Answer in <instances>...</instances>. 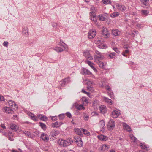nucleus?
Masks as SVG:
<instances>
[{
    "label": "nucleus",
    "mask_w": 152,
    "mask_h": 152,
    "mask_svg": "<svg viewBox=\"0 0 152 152\" xmlns=\"http://www.w3.org/2000/svg\"><path fill=\"white\" fill-rule=\"evenodd\" d=\"M28 115L31 119L35 121H38V118L43 121H45L47 119V118L43 115L39 114L37 117L30 112L28 113Z\"/></svg>",
    "instance_id": "obj_1"
},
{
    "label": "nucleus",
    "mask_w": 152,
    "mask_h": 152,
    "mask_svg": "<svg viewBox=\"0 0 152 152\" xmlns=\"http://www.w3.org/2000/svg\"><path fill=\"white\" fill-rule=\"evenodd\" d=\"M73 142L72 139L71 138H68L66 140L62 139L59 140L58 144L61 146L65 147L72 144Z\"/></svg>",
    "instance_id": "obj_2"
},
{
    "label": "nucleus",
    "mask_w": 152,
    "mask_h": 152,
    "mask_svg": "<svg viewBox=\"0 0 152 152\" xmlns=\"http://www.w3.org/2000/svg\"><path fill=\"white\" fill-rule=\"evenodd\" d=\"M95 53L96 55L94 57V62L97 63L98 61L104 59V57L100 52L97 50H96Z\"/></svg>",
    "instance_id": "obj_3"
},
{
    "label": "nucleus",
    "mask_w": 152,
    "mask_h": 152,
    "mask_svg": "<svg viewBox=\"0 0 152 152\" xmlns=\"http://www.w3.org/2000/svg\"><path fill=\"white\" fill-rule=\"evenodd\" d=\"M90 16L91 20L94 22L96 25H98V23L97 22L96 14L93 11H91L90 13Z\"/></svg>",
    "instance_id": "obj_4"
},
{
    "label": "nucleus",
    "mask_w": 152,
    "mask_h": 152,
    "mask_svg": "<svg viewBox=\"0 0 152 152\" xmlns=\"http://www.w3.org/2000/svg\"><path fill=\"white\" fill-rule=\"evenodd\" d=\"M96 35V31L94 29H92L89 30L88 35V38L90 39H92L94 38Z\"/></svg>",
    "instance_id": "obj_5"
},
{
    "label": "nucleus",
    "mask_w": 152,
    "mask_h": 152,
    "mask_svg": "<svg viewBox=\"0 0 152 152\" xmlns=\"http://www.w3.org/2000/svg\"><path fill=\"white\" fill-rule=\"evenodd\" d=\"M115 125V122L113 120H110L107 125V128L108 130H112L114 128Z\"/></svg>",
    "instance_id": "obj_6"
},
{
    "label": "nucleus",
    "mask_w": 152,
    "mask_h": 152,
    "mask_svg": "<svg viewBox=\"0 0 152 152\" xmlns=\"http://www.w3.org/2000/svg\"><path fill=\"white\" fill-rule=\"evenodd\" d=\"M121 111L116 109L113 110L112 112V116L113 118H116L121 114Z\"/></svg>",
    "instance_id": "obj_7"
},
{
    "label": "nucleus",
    "mask_w": 152,
    "mask_h": 152,
    "mask_svg": "<svg viewBox=\"0 0 152 152\" xmlns=\"http://www.w3.org/2000/svg\"><path fill=\"white\" fill-rule=\"evenodd\" d=\"M8 104L11 107H13V109L14 110H17L18 107L15 102L12 100H9L8 102Z\"/></svg>",
    "instance_id": "obj_8"
},
{
    "label": "nucleus",
    "mask_w": 152,
    "mask_h": 152,
    "mask_svg": "<svg viewBox=\"0 0 152 152\" xmlns=\"http://www.w3.org/2000/svg\"><path fill=\"white\" fill-rule=\"evenodd\" d=\"M83 56L88 60L93 59V57L90 54L89 51H87L83 53Z\"/></svg>",
    "instance_id": "obj_9"
},
{
    "label": "nucleus",
    "mask_w": 152,
    "mask_h": 152,
    "mask_svg": "<svg viewBox=\"0 0 152 152\" xmlns=\"http://www.w3.org/2000/svg\"><path fill=\"white\" fill-rule=\"evenodd\" d=\"M99 125L101 129L100 130L102 132H104V126L105 125L104 121L103 120L100 121L99 122Z\"/></svg>",
    "instance_id": "obj_10"
},
{
    "label": "nucleus",
    "mask_w": 152,
    "mask_h": 152,
    "mask_svg": "<svg viewBox=\"0 0 152 152\" xmlns=\"http://www.w3.org/2000/svg\"><path fill=\"white\" fill-rule=\"evenodd\" d=\"M41 138L45 142H48L49 139L48 136L45 133H42L41 135Z\"/></svg>",
    "instance_id": "obj_11"
},
{
    "label": "nucleus",
    "mask_w": 152,
    "mask_h": 152,
    "mask_svg": "<svg viewBox=\"0 0 152 152\" xmlns=\"http://www.w3.org/2000/svg\"><path fill=\"white\" fill-rule=\"evenodd\" d=\"M10 126L11 129L15 131H16L18 130L19 128V125L14 124H11Z\"/></svg>",
    "instance_id": "obj_12"
},
{
    "label": "nucleus",
    "mask_w": 152,
    "mask_h": 152,
    "mask_svg": "<svg viewBox=\"0 0 152 152\" xmlns=\"http://www.w3.org/2000/svg\"><path fill=\"white\" fill-rule=\"evenodd\" d=\"M102 34L105 37L107 38L109 35V33L106 28H104L102 31Z\"/></svg>",
    "instance_id": "obj_13"
},
{
    "label": "nucleus",
    "mask_w": 152,
    "mask_h": 152,
    "mask_svg": "<svg viewBox=\"0 0 152 152\" xmlns=\"http://www.w3.org/2000/svg\"><path fill=\"white\" fill-rule=\"evenodd\" d=\"M116 7L119 9L120 11L122 12L124 11L126 9V8L124 5L121 4H116Z\"/></svg>",
    "instance_id": "obj_14"
},
{
    "label": "nucleus",
    "mask_w": 152,
    "mask_h": 152,
    "mask_svg": "<svg viewBox=\"0 0 152 152\" xmlns=\"http://www.w3.org/2000/svg\"><path fill=\"white\" fill-rule=\"evenodd\" d=\"M83 71L84 74L90 75L93 77H94V76L92 75V73L88 70L83 68Z\"/></svg>",
    "instance_id": "obj_15"
},
{
    "label": "nucleus",
    "mask_w": 152,
    "mask_h": 152,
    "mask_svg": "<svg viewBox=\"0 0 152 152\" xmlns=\"http://www.w3.org/2000/svg\"><path fill=\"white\" fill-rule=\"evenodd\" d=\"M97 137L99 140L103 141H106L108 140V137L106 136L102 135H100L97 136Z\"/></svg>",
    "instance_id": "obj_16"
},
{
    "label": "nucleus",
    "mask_w": 152,
    "mask_h": 152,
    "mask_svg": "<svg viewBox=\"0 0 152 152\" xmlns=\"http://www.w3.org/2000/svg\"><path fill=\"white\" fill-rule=\"evenodd\" d=\"M112 32V34L115 36H119L121 34L120 31L118 29H113Z\"/></svg>",
    "instance_id": "obj_17"
},
{
    "label": "nucleus",
    "mask_w": 152,
    "mask_h": 152,
    "mask_svg": "<svg viewBox=\"0 0 152 152\" xmlns=\"http://www.w3.org/2000/svg\"><path fill=\"white\" fill-rule=\"evenodd\" d=\"M21 132L22 133L25 134V136H28L29 138H32L33 137V136L31 134V133L28 131H21Z\"/></svg>",
    "instance_id": "obj_18"
},
{
    "label": "nucleus",
    "mask_w": 152,
    "mask_h": 152,
    "mask_svg": "<svg viewBox=\"0 0 152 152\" xmlns=\"http://www.w3.org/2000/svg\"><path fill=\"white\" fill-rule=\"evenodd\" d=\"M140 147L141 149H144L147 151L149 150V147L145 143H140Z\"/></svg>",
    "instance_id": "obj_19"
},
{
    "label": "nucleus",
    "mask_w": 152,
    "mask_h": 152,
    "mask_svg": "<svg viewBox=\"0 0 152 152\" xmlns=\"http://www.w3.org/2000/svg\"><path fill=\"white\" fill-rule=\"evenodd\" d=\"M4 111L8 113H12L13 111L12 109H11L10 107H5L3 108Z\"/></svg>",
    "instance_id": "obj_20"
},
{
    "label": "nucleus",
    "mask_w": 152,
    "mask_h": 152,
    "mask_svg": "<svg viewBox=\"0 0 152 152\" xmlns=\"http://www.w3.org/2000/svg\"><path fill=\"white\" fill-rule=\"evenodd\" d=\"M123 126L124 128L126 131L128 132H130L132 131L131 129L129 126L126 123H123Z\"/></svg>",
    "instance_id": "obj_21"
},
{
    "label": "nucleus",
    "mask_w": 152,
    "mask_h": 152,
    "mask_svg": "<svg viewBox=\"0 0 152 152\" xmlns=\"http://www.w3.org/2000/svg\"><path fill=\"white\" fill-rule=\"evenodd\" d=\"M99 109L102 113L104 114L106 112V108L104 105H101L99 107Z\"/></svg>",
    "instance_id": "obj_22"
},
{
    "label": "nucleus",
    "mask_w": 152,
    "mask_h": 152,
    "mask_svg": "<svg viewBox=\"0 0 152 152\" xmlns=\"http://www.w3.org/2000/svg\"><path fill=\"white\" fill-rule=\"evenodd\" d=\"M109 147V146L107 144H103L100 148V150L101 151L107 150Z\"/></svg>",
    "instance_id": "obj_23"
},
{
    "label": "nucleus",
    "mask_w": 152,
    "mask_h": 152,
    "mask_svg": "<svg viewBox=\"0 0 152 152\" xmlns=\"http://www.w3.org/2000/svg\"><path fill=\"white\" fill-rule=\"evenodd\" d=\"M93 83L91 81H89L87 83V85L88 86L87 87V88L88 90L90 91H92L94 90V88L91 86H89V85L90 84H93Z\"/></svg>",
    "instance_id": "obj_24"
},
{
    "label": "nucleus",
    "mask_w": 152,
    "mask_h": 152,
    "mask_svg": "<svg viewBox=\"0 0 152 152\" xmlns=\"http://www.w3.org/2000/svg\"><path fill=\"white\" fill-rule=\"evenodd\" d=\"M76 108L79 110L82 109L85 110V107L82 104H77L76 106Z\"/></svg>",
    "instance_id": "obj_25"
},
{
    "label": "nucleus",
    "mask_w": 152,
    "mask_h": 152,
    "mask_svg": "<svg viewBox=\"0 0 152 152\" xmlns=\"http://www.w3.org/2000/svg\"><path fill=\"white\" fill-rule=\"evenodd\" d=\"M75 133L77 134L81 135H82L81 131L78 128H75L74 129Z\"/></svg>",
    "instance_id": "obj_26"
},
{
    "label": "nucleus",
    "mask_w": 152,
    "mask_h": 152,
    "mask_svg": "<svg viewBox=\"0 0 152 152\" xmlns=\"http://www.w3.org/2000/svg\"><path fill=\"white\" fill-rule=\"evenodd\" d=\"M98 47L101 49H105L107 48V46L103 42L100 45H98Z\"/></svg>",
    "instance_id": "obj_27"
},
{
    "label": "nucleus",
    "mask_w": 152,
    "mask_h": 152,
    "mask_svg": "<svg viewBox=\"0 0 152 152\" xmlns=\"http://www.w3.org/2000/svg\"><path fill=\"white\" fill-rule=\"evenodd\" d=\"M104 99L105 102L109 104H111L113 103L112 101L111 100L107 98L104 97Z\"/></svg>",
    "instance_id": "obj_28"
},
{
    "label": "nucleus",
    "mask_w": 152,
    "mask_h": 152,
    "mask_svg": "<svg viewBox=\"0 0 152 152\" xmlns=\"http://www.w3.org/2000/svg\"><path fill=\"white\" fill-rule=\"evenodd\" d=\"M81 131L83 132V133L86 136H88L90 134V133L88 130L84 129L83 128H81Z\"/></svg>",
    "instance_id": "obj_29"
},
{
    "label": "nucleus",
    "mask_w": 152,
    "mask_h": 152,
    "mask_svg": "<svg viewBox=\"0 0 152 152\" xmlns=\"http://www.w3.org/2000/svg\"><path fill=\"white\" fill-rule=\"evenodd\" d=\"M70 77H69L66 78L64 79L61 80L63 81H64L66 84L68 83L70 81Z\"/></svg>",
    "instance_id": "obj_30"
},
{
    "label": "nucleus",
    "mask_w": 152,
    "mask_h": 152,
    "mask_svg": "<svg viewBox=\"0 0 152 152\" xmlns=\"http://www.w3.org/2000/svg\"><path fill=\"white\" fill-rule=\"evenodd\" d=\"M53 49L59 53L63 51V49L58 47H56L53 48Z\"/></svg>",
    "instance_id": "obj_31"
},
{
    "label": "nucleus",
    "mask_w": 152,
    "mask_h": 152,
    "mask_svg": "<svg viewBox=\"0 0 152 152\" xmlns=\"http://www.w3.org/2000/svg\"><path fill=\"white\" fill-rule=\"evenodd\" d=\"M61 46L63 47L64 48L63 50H65L66 51H68V48L67 45L63 42H62V43L61 44Z\"/></svg>",
    "instance_id": "obj_32"
},
{
    "label": "nucleus",
    "mask_w": 152,
    "mask_h": 152,
    "mask_svg": "<svg viewBox=\"0 0 152 152\" xmlns=\"http://www.w3.org/2000/svg\"><path fill=\"white\" fill-rule=\"evenodd\" d=\"M108 56L111 58H115L116 57V54L115 53H109Z\"/></svg>",
    "instance_id": "obj_33"
},
{
    "label": "nucleus",
    "mask_w": 152,
    "mask_h": 152,
    "mask_svg": "<svg viewBox=\"0 0 152 152\" xmlns=\"http://www.w3.org/2000/svg\"><path fill=\"white\" fill-rule=\"evenodd\" d=\"M119 15V13L118 12H114L110 15V16L112 18H114L118 16Z\"/></svg>",
    "instance_id": "obj_34"
},
{
    "label": "nucleus",
    "mask_w": 152,
    "mask_h": 152,
    "mask_svg": "<svg viewBox=\"0 0 152 152\" xmlns=\"http://www.w3.org/2000/svg\"><path fill=\"white\" fill-rule=\"evenodd\" d=\"M95 42L96 44L100 45L102 42H104L103 39H97L95 41Z\"/></svg>",
    "instance_id": "obj_35"
},
{
    "label": "nucleus",
    "mask_w": 152,
    "mask_h": 152,
    "mask_svg": "<svg viewBox=\"0 0 152 152\" xmlns=\"http://www.w3.org/2000/svg\"><path fill=\"white\" fill-rule=\"evenodd\" d=\"M98 17L99 18V20L101 21H104L106 19L105 17H104L103 15L101 14L99 15Z\"/></svg>",
    "instance_id": "obj_36"
},
{
    "label": "nucleus",
    "mask_w": 152,
    "mask_h": 152,
    "mask_svg": "<svg viewBox=\"0 0 152 152\" xmlns=\"http://www.w3.org/2000/svg\"><path fill=\"white\" fill-rule=\"evenodd\" d=\"M141 13L144 16H147L148 15L149 12L147 10H141Z\"/></svg>",
    "instance_id": "obj_37"
},
{
    "label": "nucleus",
    "mask_w": 152,
    "mask_h": 152,
    "mask_svg": "<svg viewBox=\"0 0 152 152\" xmlns=\"http://www.w3.org/2000/svg\"><path fill=\"white\" fill-rule=\"evenodd\" d=\"M82 101L83 102V104H87L88 103V99L86 97H83L82 98Z\"/></svg>",
    "instance_id": "obj_38"
},
{
    "label": "nucleus",
    "mask_w": 152,
    "mask_h": 152,
    "mask_svg": "<svg viewBox=\"0 0 152 152\" xmlns=\"http://www.w3.org/2000/svg\"><path fill=\"white\" fill-rule=\"evenodd\" d=\"M129 136L131 140L134 142H135L137 140V138L132 134H130Z\"/></svg>",
    "instance_id": "obj_39"
},
{
    "label": "nucleus",
    "mask_w": 152,
    "mask_h": 152,
    "mask_svg": "<svg viewBox=\"0 0 152 152\" xmlns=\"http://www.w3.org/2000/svg\"><path fill=\"white\" fill-rule=\"evenodd\" d=\"M74 138L75 140V141L76 142V143L82 140L81 139L79 136H75L74 137Z\"/></svg>",
    "instance_id": "obj_40"
},
{
    "label": "nucleus",
    "mask_w": 152,
    "mask_h": 152,
    "mask_svg": "<svg viewBox=\"0 0 152 152\" xmlns=\"http://www.w3.org/2000/svg\"><path fill=\"white\" fill-rule=\"evenodd\" d=\"M97 63H98V64L100 67L102 68H104V64L103 62L100 61L98 62Z\"/></svg>",
    "instance_id": "obj_41"
},
{
    "label": "nucleus",
    "mask_w": 152,
    "mask_h": 152,
    "mask_svg": "<svg viewBox=\"0 0 152 152\" xmlns=\"http://www.w3.org/2000/svg\"><path fill=\"white\" fill-rule=\"evenodd\" d=\"M40 126L44 130H45L46 129V125L44 123L40 122L39 123Z\"/></svg>",
    "instance_id": "obj_42"
},
{
    "label": "nucleus",
    "mask_w": 152,
    "mask_h": 152,
    "mask_svg": "<svg viewBox=\"0 0 152 152\" xmlns=\"http://www.w3.org/2000/svg\"><path fill=\"white\" fill-rule=\"evenodd\" d=\"M129 50L128 49L125 50L122 53V55L126 57L127 56L126 54H128L129 52Z\"/></svg>",
    "instance_id": "obj_43"
},
{
    "label": "nucleus",
    "mask_w": 152,
    "mask_h": 152,
    "mask_svg": "<svg viewBox=\"0 0 152 152\" xmlns=\"http://www.w3.org/2000/svg\"><path fill=\"white\" fill-rule=\"evenodd\" d=\"M109 96L112 99L114 98V96L113 95V93L112 91L110 90L108 92Z\"/></svg>",
    "instance_id": "obj_44"
},
{
    "label": "nucleus",
    "mask_w": 152,
    "mask_h": 152,
    "mask_svg": "<svg viewBox=\"0 0 152 152\" xmlns=\"http://www.w3.org/2000/svg\"><path fill=\"white\" fill-rule=\"evenodd\" d=\"M86 63L89 65L91 68L94 66V64L89 61H86Z\"/></svg>",
    "instance_id": "obj_45"
},
{
    "label": "nucleus",
    "mask_w": 152,
    "mask_h": 152,
    "mask_svg": "<svg viewBox=\"0 0 152 152\" xmlns=\"http://www.w3.org/2000/svg\"><path fill=\"white\" fill-rule=\"evenodd\" d=\"M142 3L145 5H147L149 2V0H141Z\"/></svg>",
    "instance_id": "obj_46"
},
{
    "label": "nucleus",
    "mask_w": 152,
    "mask_h": 152,
    "mask_svg": "<svg viewBox=\"0 0 152 152\" xmlns=\"http://www.w3.org/2000/svg\"><path fill=\"white\" fill-rule=\"evenodd\" d=\"M111 0H102V2L105 4H108L110 3Z\"/></svg>",
    "instance_id": "obj_47"
},
{
    "label": "nucleus",
    "mask_w": 152,
    "mask_h": 152,
    "mask_svg": "<svg viewBox=\"0 0 152 152\" xmlns=\"http://www.w3.org/2000/svg\"><path fill=\"white\" fill-rule=\"evenodd\" d=\"M13 135L12 132H10L9 133V137L8 138L9 140L10 141L13 140V138L12 137Z\"/></svg>",
    "instance_id": "obj_48"
},
{
    "label": "nucleus",
    "mask_w": 152,
    "mask_h": 152,
    "mask_svg": "<svg viewBox=\"0 0 152 152\" xmlns=\"http://www.w3.org/2000/svg\"><path fill=\"white\" fill-rule=\"evenodd\" d=\"M58 124V122H56L53 124L52 126L54 128L59 127V126Z\"/></svg>",
    "instance_id": "obj_49"
},
{
    "label": "nucleus",
    "mask_w": 152,
    "mask_h": 152,
    "mask_svg": "<svg viewBox=\"0 0 152 152\" xmlns=\"http://www.w3.org/2000/svg\"><path fill=\"white\" fill-rule=\"evenodd\" d=\"M59 85L61 87H64L66 85V84L64 81H63L62 80L59 82Z\"/></svg>",
    "instance_id": "obj_50"
},
{
    "label": "nucleus",
    "mask_w": 152,
    "mask_h": 152,
    "mask_svg": "<svg viewBox=\"0 0 152 152\" xmlns=\"http://www.w3.org/2000/svg\"><path fill=\"white\" fill-rule=\"evenodd\" d=\"M78 146L80 147H82L83 145V142L82 140L77 143Z\"/></svg>",
    "instance_id": "obj_51"
},
{
    "label": "nucleus",
    "mask_w": 152,
    "mask_h": 152,
    "mask_svg": "<svg viewBox=\"0 0 152 152\" xmlns=\"http://www.w3.org/2000/svg\"><path fill=\"white\" fill-rule=\"evenodd\" d=\"M51 118V119L53 121H56L57 119V116H50Z\"/></svg>",
    "instance_id": "obj_52"
},
{
    "label": "nucleus",
    "mask_w": 152,
    "mask_h": 152,
    "mask_svg": "<svg viewBox=\"0 0 152 152\" xmlns=\"http://www.w3.org/2000/svg\"><path fill=\"white\" fill-rule=\"evenodd\" d=\"M59 118L61 119H63L64 118V115L63 114H60L58 116Z\"/></svg>",
    "instance_id": "obj_53"
},
{
    "label": "nucleus",
    "mask_w": 152,
    "mask_h": 152,
    "mask_svg": "<svg viewBox=\"0 0 152 152\" xmlns=\"http://www.w3.org/2000/svg\"><path fill=\"white\" fill-rule=\"evenodd\" d=\"M113 49L117 53L119 54L120 53V51L118 50L117 48H113Z\"/></svg>",
    "instance_id": "obj_54"
},
{
    "label": "nucleus",
    "mask_w": 152,
    "mask_h": 152,
    "mask_svg": "<svg viewBox=\"0 0 152 152\" xmlns=\"http://www.w3.org/2000/svg\"><path fill=\"white\" fill-rule=\"evenodd\" d=\"M8 45V43L7 42H4L3 43V45L4 46L7 47Z\"/></svg>",
    "instance_id": "obj_55"
},
{
    "label": "nucleus",
    "mask_w": 152,
    "mask_h": 152,
    "mask_svg": "<svg viewBox=\"0 0 152 152\" xmlns=\"http://www.w3.org/2000/svg\"><path fill=\"white\" fill-rule=\"evenodd\" d=\"M66 115L68 117L71 118L72 117L71 113L69 112L66 113Z\"/></svg>",
    "instance_id": "obj_56"
},
{
    "label": "nucleus",
    "mask_w": 152,
    "mask_h": 152,
    "mask_svg": "<svg viewBox=\"0 0 152 152\" xmlns=\"http://www.w3.org/2000/svg\"><path fill=\"white\" fill-rule=\"evenodd\" d=\"M84 119L85 120H88L89 118V116L88 115H86L84 116Z\"/></svg>",
    "instance_id": "obj_57"
},
{
    "label": "nucleus",
    "mask_w": 152,
    "mask_h": 152,
    "mask_svg": "<svg viewBox=\"0 0 152 152\" xmlns=\"http://www.w3.org/2000/svg\"><path fill=\"white\" fill-rule=\"evenodd\" d=\"M4 100V97L1 95H0V101H3Z\"/></svg>",
    "instance_id": "obj_58"
},
{
    "label": "nucleus",
    "mask_w": 152,
    "mask_h": 152,
    "mask_svg": "<svg viewBox=\"0 0 152 152\" xmlns=\"http://www.w3.org/2000/svg\"><path fill=\"white\" fill-rule=\"evenodd\" d=\"M1 127H2V128H3L4 129H5L6 128V127L5 125L4 124H1Z\"/></svg>",
    "instance_id": "obj_59"
},
{
    "label": "nucleus",
    "mask_w": 152,
    "mask_h": 152,
    "mask_svg": "<svg viewBox=\"0 0 152 152\" xmlns=\"http://www.w3.org/2000/svg\"><path fill=\"white\" fill-rule=\"evenodd\" d=\"M105 88L106 89L109 90V91L110 90V87L108 86H105Z\"/></svg>",
    "instance_id": "obj_60"
},
{
    "label": "nucleus",
    "mask_w": 152,
    "mask_h": 152,
    "mask_svg": "<svg viewBox=\"0 0 152 152\" xmlns=\"http://www.w3.org/2000/svg\"><path fill=\"white\" fill-rule=\"evenodd\" d=\"M18 118V116L16 115H14L13 117V118L14 120Z\"/></svg>",
    "instance_id": "obj_61"
},
{
    "label": "nucleus",
    "mask_w": 152,
    "mask_h": 152,
    "mask_svg": "<svg viewBox=\"0 0 152 152\" xmlns=\"http://www.w3.org/2000/svg\"><path fill=\"white\" fill-rule=\"evenodd\" d=\"M137 27H138L139 28H141L142 27L141 25L139 24H137Z\"/></svg>",
    "instance_id": "obj_62"
},
{
    "label": "nucleus",
    "mask_w": 152,
    "mask_h": 152,
    "mask_svg": "<svg viewBox=\"0 0 152 152\" xmlns=\"http://www.w3.org/2000/svg\"><path fill=\"white\" fill-rule=\"evenodd\" d=\"M129 47V46L126 45H124L123 46V48H124L126 49H128V48Z\"/></svg>",
    "instance_id": "obj_63"
},
{
    "label": "nucleus",
    "mask_w": 152,
    "mask_h": 152,
    "mask_svg": "<svg viewBox=\"0 0 152 152\" xmlns=\"http://www.w3.org/2000/svg\"><path fill=\"white\" fill-rule=\"evenodd\" d=\"M62 124H63V123L62 122H58V124L59 127L60 126H61Z\"/></svg>",
    "instance_id": "obj_64"
}]
</instances>
